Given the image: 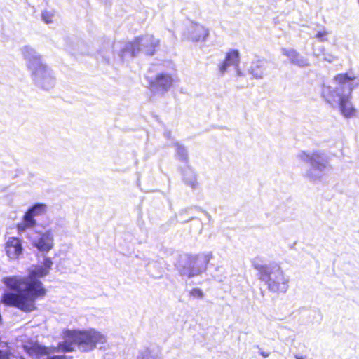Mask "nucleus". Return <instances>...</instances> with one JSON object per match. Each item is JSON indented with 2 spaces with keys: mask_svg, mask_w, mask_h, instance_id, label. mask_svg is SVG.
Returning <instances> with one entry per match:
<instances>
[{
  "mask_svg": "<svg viewBox=\"0 0 359 359\" xmlns=\"http://www.w3.org/2000/svg\"><path fill=\"white\" fill-rule=\"evenodd\" d=\"M52 264L51 259L46 258L43 261L44 267L32 270L27 276H13L3 278L2 283L6 287L16 293H3L0 302L6 306L15 307L25 313L36 311V301L43 299L47 293V290L39 278L48 274Z\"/></svg>",
  "mask_w": 359,
  "mask_h": 359,
  "instance_id": "f257e3e1",
  "label": "nucleus"
},
{
  "mask_svg": "<svg viewBox=\"0 0 359 359\" xmlns=\"http://www.w3.org/2000/svg\"><path fill=\"white\" fill-rule=\"evenodd\" d=\"M334 82L338 86L336 89L330 86L323 88L322 95L327 102H335L338 98V105L341 114L347 118L355 116L356 109L351 102L353 90L359 87V75L350 69L336 74Z\"/></svg>",
  "mask_w": 359,
  "mask_h": 359,
  "instance_id": "f03ea898",
  "label": "nucleus"
},
{
  "mask_svg": "<svg viewBox=\"0 0 359 359\" xmlns=\"http://www.w3.org/2000/svg\"><path fill=\"white\" fill-rule=\"evenodd\" d=\"M64 341L57 345V349L62 352H72L77 345L82 351L94 349L97 344L106 341L104 335L93 329L78 330H67L63 332Z\"/></svg>",
  "mask_w": 359,
  "mask_h": 359,
  "instance_id": "7ed1b4c3",
  "label": "nucleus"
},
{
  "mask_svg": "<svg viewBox=\"0 0 359 359\" xmlns=\"http://www.w3.org/2000/svg\"><path fill=\"white\" fill-rule=\"evenodd\" d=\"M253 267L257 271L258 279L266 285L269 291L276 294H283L287 292L289 287V279L280 265L254 264Z\"/></svg>",
  "mask_w": 359,
  "mask_h": 359,
  "instance_id": "20e7f679",
  "label": "nucleus"
},
{
  "mask_svg": "<svg viewBox=\"0 0 359 359\" xmlns=\"http://www.w3.org/2000/svg\"><path fill=\"white\" fill-rule=\"evenodd\" d=\"M210 258L207 256L200 257L198 255L189 256L186 265L183 267L182 274L188 278L201 274L206 268Z\"/></svg>",
  "mask_w": 359,
  "mask_h": 359,
  "instance_id": "39448f33",
  "label": "nucleus"
},
{
  "mask_svg": "<svg viewBox=\"0 0 359 359\" xmlns=\"http://www.w3.org/2000/svg\"><path fill=\"white\" fill-rule=\"evenodd\" d=\"M173 79L171 75L161 73L156 75L154 79H150L147 88L154 91H168L172 86Z\"/></svg>",
  "mask_w": 359,
  "mask_h": 359,
  "instance_id": "423d86ee",
  "label": "nucleus"
},
{
  "mask_svg": "<svg viewBox=\"0 0 359 359\" xmlns=\"http://www.w3.org/2000/svg\"><path fill=\"white\" fill-rule=\"evenodd\" d=\"M4 250L10 259H18L23 250L22 241L17 237H10L4 244Z\"/></svg>",
  "mask_w": 359,
  "mask_h": 359,
  "instance_id": "0eeeda50",
  "label": "nucleus"
},
{
  "mask_svg": "<svg viewBox=\"0 0 359 359\" xmlns=\"http://www.w3.org/2000/svg\"><path fill=\"white\" fill-rule=\"evenodd\" d=\"M141 38V43L142 50L149 55H154L158 49L160 41L153 35H145L140 36Z\"/></svg>",
  "mask_w": 359,
  "mask_h": 359,
  "instance_id": "6e6552de",
  "label": "nucleus"
},
{
  "mask_svg": "<svg viewBox=\"0 0 359 359\" xmlns=\"http://www.w3.org/2000/svg\"><path fill=\"white\" fill-rule=\"evenodd\" d=\"M240 62V53L236 49L229 50L225 56L224 61L219 65V69L224 74L230 65L238 66Z\"/></svg>",
  "mask_w": 359,
  "mask_h": 359,
  "instance_id": "1a4fd4ad",
  "label": "nucleus"
},
{
  "mask_svg": "<svg viewBox=\"0 0 359 359\" xmlns=\"http://www.w3.org/2000/svg\"><path fill=\"white\" fill-rule=\"evenodd\" d=\"M34 245L41 252H48L53 247V238L50 231L43 233Z\"/></svg>",
  "mask_w": 359,
  "mask_h": 359,
  "instance_id": "9d476101",
  "label": "nucleus"
},
{
  "mask_svg": "<svg viewBox=\"0 0 359 359\" xmlns=\"http://www.w3.org/2000/svg\"><path fill=\"white\" fill-rule=\"evenodd\" d=\"M33 215L27 210L23 216L22 221L16 224L15 227L18 233L25 231L27 229L32 228L36 224Z\"/></svg>",
  "mask_w": 359,
  "mask_h": 359,
  "instance_id": "9b49d317",
  "label": "nucleus"
},
{
  "mask_svg": "<svg viewBox=\"0 0 359 359\" xmlns=\"http://www.w3.org/2000/svg\"><path fill=\"white\" fill-rule=\"evenodd\" d=\"M25 350L31 356H42L48 354V348L37 343H30L25 346Z\"/></svg>",
  "mask_w": 359,
  "mask_h": 359,
  "instance_id": "f8f14e48",
  "label": "nucleus"
},
{
  "mask_svg": "<svg viewBox=\"0 0 359 359\" xmlns=\"http://www.w3.org/2000/svg\"><path fill=\"white\" fill-rule=\"evenodd\" d=\"M283 53L290 59L291 62L299 66L306 65L304 61L300 57L299 54L295 50L285 48L283 50Z\"/></svg>",
  "mask_w": 359,
  "mask_h": 359,
  "instance_id": "ddd939ff",
  "label": "nucleus"
},
{
  "mask_svg": "<svg viewBox=\"0 0 359 359\" xmlns=\"http://www.w3.org/2000/svg\"><path fill=\"white\" fill-rule=\"evenodd\" d=\"M142 49L141 43V38L136 37L133 41L128 43L126 48V50L132 55H135Z\"/></svg>",
  "mask_w": 359,
  "mask_h": 359,
  "instance_id": "4468645a",
  "label": "nucleus"
},
{
  "mask_svg": "<svg viewBox=\"0 0 359 359\" xmlns=\"http://www.w3.org/2000/svg\"><path fill=\"white\" fill-rule=\"evenodd\" d=\"M47 207L43 203H36L30 208L28 210L34 217L41 216L46 212Z\"/></svg>",
  "mask_w": 359,
  "mask_h": 359,
  "instance_id": "2eb2a0df",
  "label": "nucleus"
},
{
  "mask_svg": "<svg viewBox=\"0 0 359 359\" xmlns=\"http://www.w3.org/2000/svg\"><path fill=\"white\" fill-rule=\"evenodd\" d=\"M194 32L193 37L197 41H205L209 34L208 30L204 27H198L195 29Z\"/></svg>",
  "mask_w": 359,
  "mask_h": 359,
  "instance_id": "dca6fc26",
  "label": "nucleus"
},
{
  "mask_svg": "<svg viewBox=\"0 0 359 359\" xmlns=\"http://www.w3.org/2000/svg\"><path fill=\"white\" fill-rule=\"evenodd\" d=\"M190 294L194 298L201 299L203 297V292L199 288H194L190 291Z\"/></svg>",
  "mask_w": 359,
  "mask_h": 359,
  "instance_id": "f3484780",
  "label": "nucleus"
},
{
  "mask_svg": "<svg viewBox=\"0 0 359 359\" xmlns=\"http://www.w3.org/2000/svg\"><path fill=\"white\" fill-rule=\"evenodd\" d=\"M327 32L326 31L318 32L316 34L315 37L317 38L320 41L324 42L327 40Z\"/></svg>",
  "mask_w": 359,
  "mask_h": 359,
  "instance_id": "a211bd4d",
  "label": "nucleus"
},
{
  "mask_svg": "<svg viewBox=\"0 0 359 359\" xmlns=\"http://www.w3.org/2000/svg\"><path fill=\"white\" fill-rule=\"evenodd\" d=\"M177 154L180 156L182 160H187V152L184 147H179L177 149Z\"/></svg>",
  "mask_w": 359,
  "mask_h": 359,
  "instance_id": "6ab92c4d",
  "label": "nucleus"
},
{
  "mask_svg": "<svg viewBox=\"0 0 359 359\" xmlns=\"http://www.w3.org/2000/svg\"><path fill=\"white\" fill-rule=\"evenodd\" d=\"M11 355L10 350H0V359H11Z\"/></svg>",
  "mask_w": 359,
  "mask_h": 359,
  "instance_id": "aec40b11",
  "label": "nucleus"
},
{
  "mask_svg": "<svg viewBox=\"0 0 359 359\" xmlns=\"http://www.w3.org/2000/svg\"><path fill=\"white\" fill-rule=\"evenodd\" d=\"M150 358H151L150 351L145 350L139 354L137 359H150Z\"/></svg>",
  "mask_w": 359,
  "mask_h": 359,
  "instance_id": "412c9836",
  "label": "nucleus"
},
{
  "mask_svg": "<svg viewBox=\"0 0 359 359\" xmlns=\"http://www.w3.org/2000/svg\"><path fill=\"white\" fill-rule=\"evenodd\" d=\"M42 18L43 19V20L46 22V23H50L52 22V20H51V15H50L48 13L46 12V13H43L42 14Z\"/></svg>",
  "mask_w": 359,
  "mask_h": 359,
  "instance_id": "4be33fe9",
  "label": "nucleus"
},
{
  "mask_svg": "<svg viewBox=\"0 0 359 359\" xmlns=\"http://www.w3.org/2000/svg\"><path fill=\"white\" fill-rule=\"evenodd\" d=\"M47 359H67L65 356H61V355H54L52 357H49Z\"/></svg>",
  "mask_w": 359,
  "mask_h": 359,
  "instance_id": "5701e85b",
  "label": "nucleus"
},
{
  "mask_svg": "<svg viewBox=\"0 0 359 359\" xmlns=\"http://www.w3.org/2000/svg\"><path fill=\"white\" fill-rule=\"evenodd\" d=\"M259 353H260L261 355H262L264 358H266V357H268L269 355V353H266V352H264V351H260Z\"/></svg>",
  "mask_w": 359,
  "mask_h": 359,
  "instance_id": "b1692460",
  "label": "nucleus"
},
{
  "mask_svg": "<svg viewBox=\"0 0 359 359\" xmlns=\"http://www.w3.org/2000/svg\"><path fill=\"white\" fill-rule=\"evenodd\" d=\"M295 358L296 359H304L302 356H299V355H296Z\"/></svg>",
  "mask_w": 359,
  "mask_h": 359,
  "instance_id": "393cba45",
  "label": "nucleus"
},
{
  "mask_svg": "<svg viewBox=\"0 0 359 359\" xmlns=\"http://www.w3.org/2000/svg\"><path fill=\"white\" fill-rule=\"evenodd\" d=\"M262 74V72H261L259 74H256L257 76H261Z\"/></svg>",
  "mask_w": 359,
  "mask_h": 359,
  "instance_id": "a878e982",
  "label": "nucleus"
}]
</instances>
